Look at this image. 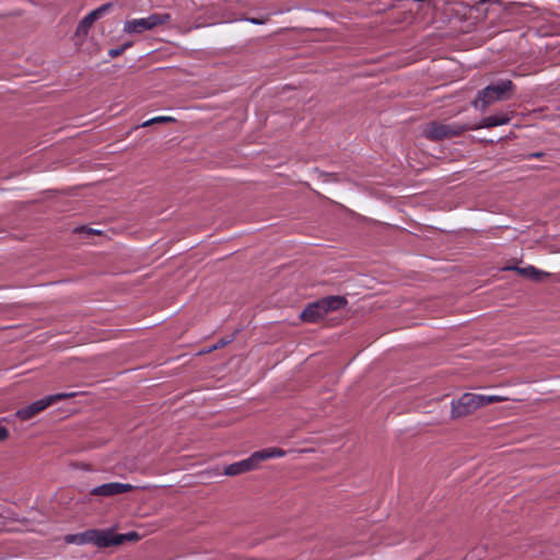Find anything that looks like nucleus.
<instances>
[{
    "label": "nucleus",
    "instance_id": "1",
    "mask_svg": "<svg viewBox=\"0 0 560 560\" xmlns=\"http://www.w3.org/2000/svg\"><path fill=\"white\" fill-rule=\"evenodd\" d=\"M515 85L511 80H503L497 84H491L480 90L471 105L485 112L490 105L495 102L506 101L511 98Z\"/></svg>",
    "mask_w": 560,
    "mask_h": 560
},
{
    "label": "nucleus",
    "instance_id": "2",
    "mask_svg": "<svg viewBox=\"0 0 560 560\" xmlns=\"http://www.w3.org/2000/svg\"><path fill=\"white\" fill-rule=\"evenodd\" d=\"M347 305V300L341 295H330L310 303L302 311L300 318L306 323H316L329 312L340 310Z\"/></svg>",
    "mask_w": 560,
    "mask_h": 560
},
{
    "label": "nucleus",
    "instance_id": "3",
    "mask_svg": "<svg viewBox=\"0 0 560 560\" xmlns=\"http://www.w3.org/2000/svg\"><path fill=\"white\" fill-rule=\"evenodd\" d=\"M285 452L282 448L273 447L266 448L261 451H257L253 453L248 458L243 459L237 463H233L228 465L224 468V475L226 476H237L244 472H248L258 468L259 464L262 460L269 459L271 457H282Z\"/></svg>",
    "mask_w": 560,
    "mask_h": 560
},
{
    "label": "nucleus",
    "instance_id": "4",
    "mask_svg": "<svg viewBox=\"0 0 560 560\" xmlns=\"http://www.w3.org/2000/svg\"><path fill=\"white\" fill-rule=\"evenodd\" d=\"M468 124H445L443 121H429L422 130V136L431 141H442L463 135L469 130Z\"/></svg>",
    "mask_w": 560,
    "mask_h": 560
},
{
    "label": "nucleus",
    "instance_id": "5",
    "mask_svg": "<svg viewBox=\"0 0 560 560\" xmlns=\"http://www.w3.org/2000/svg\"><path fill=\"white\" fill-rule=\"evenodd\" d=\"M170 20L171 15L168 13H154L148 18L126 21L124 24V32L127 34H141L144 31H150L159 25H163L167 23Z\"/></svg>",
    "mask_w": 560,
    "mask_h": 560
},
{
    "label": "nucleus",
    "instance_id": "6",
    "mask_svg": "<svg viewBox=\"0 0 560 560\" xmlns=\"http://www.w3.org/2000/svg\"><path fill=\"white\" fill-rule=\"evenodd\" d=\"M479 395L472 393L463 394L457 400L452 401V418L458 419L472 413L480 407Z\"/></svg>",
    "mask_w": 560,
    "mask_h": 560
},
{
    "label": "nucleus",
    "instance_id": "7",
    "mask_svg": "<svg viewBox=\"0 0 560 560\" xmlns=\"http://www.w3.org/2000/svg\"><path fill=\"white\" fill-rule=\"evenodd\" d=\"M112 7H113V3H110V2L105 3V4L101 5L100 8L90 12L86 16H84L80 21V23L75 30V36L85 37L88 35L90 28L92 27L93 23L95 21H97L100 18H102Z\"/></svg>",
    "mask_w": 560,
    "mask_h": 560
},
{
    "label": "nucleus",
    "instance_id": "8",
    "mask_svg": "<svg viewBox=\"0 0 560 560\" xmlns=\"http://www.w3.org/2000/svg\"><path fill=\"white\" fill-rule=\"evenodd\" d=\"M135 487L129 483L110 482L93 488L90 493L92 495L114 497L120 493L130 492Z\"/></svg>",
    "mask_w": 560,
    "mask_h": 560
},
{
    "label": "nucleus",
    "instance_id": "9",
    "mask_svg": "<svg viewBox=\"0 0 560 560\" xmlns=\"http://www.w3.org/2000/svg\"><path fill=\"white\" fill-rule=\"evenodd\" d=\"M91 544L98 548H107L118 546L117 534L113 528L108 529H92Z\"/></svg>",
    "mask_w": 560,
    "mask_h": 560
},
{
    "label": "nucleus",
    "instance_id": "10",
    "mask_svg": "<svg viewBox=\"0 0 560 560\" xmlns=\"http://www.w3.org/2000/svg\"><path fill=\"white\" fill-rule=\"evenodd\" d=\"M512 119V114L501 113L497 115H491L482 118L477 125H470L469 130H477L481 128H492L497 126H502L509 124Z\"/></svg>",
    "mask_w": 560,
    "mask_h": 560
},
{
    "label": "nucleus",
    "instance_id": "11",
    "mask_svg": "<svg viewBox=\"0 0 560 560\" xmlns=\"http://www.w3.org/2000/svg\"><path fill=\"white\" fill-rule=\"evenodd\" d=\"M48 401H46L45 397L39 399V400H36L34 402H32L31 405L28 406H25L21 409H19L16 412H15V416L20 419V420H23V421H27V420H31L32 418H34L36 415H38L39 412H42L43 410H45L46 408H48V405H47Z\"/></svg>",
    "mask_w": 560,
    "mask_h": 560
},
{
    "label": "nucleus",
    "instance_id": "12",
    "mask_svg": "<svg viewBox=\"0 0 560 560\" xmlns=\"http://www.w3.org/2000/svg\"><path fill=\"white\" fill-rule=\"evenodd\" d=\"M504 271H515L520 276L524 278H530L535 281H540L544 277L548 276L547 272L538 270L534 266H528L525 268L518 267V266H505L502 268Z\"/></svg>",
    "mask_w": 560,
    "mask_h": 560
},
{
    "label": "nucleus",
    "instance_id": "13",
    "mask_svg": "<svg viewBox=\"0 0 560 560\" xmlns=\"http://www.w3.org/2000/svg\"><path fill=\"white\" fill-rule=\"evenodd\" d=\"M91 538H92V529H88L83 533L66 535L65 542L84 545V544H91V540H92Z\"/></svg>",
    "mask_w": 560,
    "mask_h": 560
},
{
    "label": "nucleus",
    "instance_id": "14",
    "mask_svg": "<svg viewBox=\"0 0 560 560\" xmlns=\"http://www.w3.org/2000/svg\"><path fill=\"white\" fill-rule=\"evenodd\" d=\"M140 535L137 532H129L127 534H117V544L118 546L125 542L138 541L140 540Z\"/></svg>",
    "mask_w": 560,
    "mask_h": 560
},
{
    "label": "nucleus",
    "instance_id": "15",
    "mask_svg": "<svg viewBox=\"0 0 560 560\" xmlns=\"http://www.w3.org/2000/svg\"><path fill=\"white\" fill-rule=\"evenodd\" d=\"M174 121H175V118H173V117H170V116H158V117H154L152 119H149V120L144 121L140 126H137L136 129L140 128V127H148V126H151V125H154V124L174 122Z\"/></svg>",
    "mask_w": 560,
    "mask_h": 560
},
{
    "label": "nucleus",
    "instance_id": "16",
    "mask_svg": "<svg viewBox=\"0 0 560 560\" xmlns=\"http://www.w3.org/2000/svg\"><path fill=\"white\" fill-rule=\"evenodd\" d=\"M74 396H75L74 393H59V394L46 396L45 399H46V401H48L47 405L49 407L54 402H56L58 400H63V399L72 398Z\"/></svg>",
    "mask_w": 560,
    "mask_h": 560
},
{
    "label": "nucleus",
    "instance_id": "17",
    "mask_svg": "<svg viewBox=\"0 0 560 560\" xmlns=\"http://www.w3.org/2000/svg\"><path fill=\"white\" fill-rule=\"evenodd\" d=\"M479 397L481 398V399H480V407L486 406V405H489V404L500 402V401H504V400H506V398H505V397H503V396H498V395H490V396H487V395H479Z\"/></svg>",
    "mask_w": 560,
    "mask_h": 560
},
{
    "label": "nucleus",
    "instance_id": "18",
    "mask_svg": "<svg viewBox=\"0 0 560 560\" xmlns=\"http://www.w3.org/2000/svg\"><path fill=\"white\" fill-rule=\"evenodd\" d=\"M233 340V337L231 338H222L220 339L215 345H213L211 348H209L208 350L206 351H202L201 353H209L213 350H217V349H220V348H223L225 347L226 345H229L231 341Z\"/></svg>",
    "mask_w": 560,
    "mask_h": 560
},
{
    "label": "nucleus",
    "instance_id": "19",
    "mask_svg": "<svg viewBox=\"0 0 560 560\" xmlns=\"http://www.w3.org/2000/svg\"><path fill=\"white\" fill-rule=\"evenodd\" d=\"M124 51H125V47L119 46V47H117V48H112V49H109V50H108V55H109V57H112V58H116V57H118V56L122 55V54H124Z\"/></svg>",
    "mask_w": 560,
    "mask_h": 560
},
{
    "label": "nucleus",
    "instance_id": "20",
    "mask_svg": "<svg viewBox=\"0 0 560 560\" xmlns=\"http://www.w3.org/2000/svg\"><path fill=\"white\" fill-rule=\"evenodd\" d=\"M75 232H86L88 234H101L100 231L86 226L77 228Z\"/></svg>",
    "mask_w": 560,
    "mask_h": 560
},
{
    "label": "nucleus",
    "instance_id": "21",
    "mask_svg": "<svg viewBox=\"0 0 560 560\" xmlns=\"http://www.w3.org/2000/svg\"><path fill=\"white\" fill-rule=\"evenodd\" d=\"M268 19H258V18H246L245 21L252 23V24H264L267 22Z\"/></svg>",
    "mask_w": 560,
    "mask_h": 560
},
{
    "label": "nucleus",
    "instance_id": "22",
    "mask_svg": "<svg viewBox=\"0 0 560 560\" xmlns=\"http://www.w3.org/2000/svg\"><path fill=\"white\" fill-rule=\"evenodd\" d=\"M9 436V431L4 427H0V442Z\"/></svg>",
    "mask_w": 560,
    "mask_h": 560
},
{
    "label": "nucleus",
    "instance_id": "23",
    "mask_svg": "<svg viewBox=\"0 0 560 560\" xmlns=\"http://www.w3.org/2000/svg\"><path fill=\"white\" fill-rule=\"evenodd\" d=\"M541 156H544V152H535V153H530V154L526 155L525 158H526V159H534V158H535V159H538V158H541Z\"/></svg>",
    "mask_w": 560,
    "mask_h": 560
},
{
    "label": "nucleus",
    "instance_id": "24",
    "mask_svg": "<svg viewBox=\"0 0 560 560\" xmlns=\"http://www.w3.org/2000/svg\"><path fill=\"white\" fill-rule=\"evenodd\" d=\"M132 46V42H126L121 45V47H125V50Z\"/></svg>",
    "mask_w": 560,
    "mask_h": 560
}]
</instances>
